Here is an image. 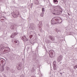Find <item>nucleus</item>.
<instances>
[{"instance_id": "f257e3e1", "label": "nucleus", "mask_w": 77, "mask_h": 77, "mask_svg": "<svg viewBox=\"0 0 77 77\" xmlns=\"http://www.w3.org/2000/svg\"><path fill=\"white\" fill-rule=\"evenodd\" d=\"M62 20L59 17H55L53 18L51 20L52 24H56L58 23L60 24L62 23Z\"/></svg>"}, {"instance_id": "f03ea898", "label": "nucleus", "mask_w": 77, "mask_h": 77, "mask_svg": "<svg viewBox=\"0 0 77 77\" xmlns=\"http://www.w3.org/2000/svg\"><path fill=\"white\" fill-rule=\"evenodd\" d=\"M56 10H54L53 11H53H51L52 13L54 14V15H59L60 14V12H61V8L59 6H57L55 7Z\"/></svg>"}, {"instance_id": "7ed1b4c3", "label": "nucleus", "mask_w": 77, "mask_h": 77, "mask_svg": "<svg viewBox=\"0 0 77 77\" xmlns=\"http://www.w3.org/2000/svg\"><path fill=\"white\" fill-rule=\"evenodd\" d=\"M49 52L50 57H53V51L51 50Z\"/></svg>"}, {"instance_id": "20e7f679", "label": "nucleus", "mask_w": 77, "mask_h": 77, "mask_svg": "<svg viewBox=\"0 0 77 77\" xmlns=\"http://www.w3.org/2000/svg\"><path fill=\"white\" fill-rule=\"evenodd\" d=\"M57 60H58V61H60L62 60L61 55L58 58Z\"/></svg>"}, {"instance_id": "39448f33", "label": "nucleus", "mask_w": 77, "mask_h": 77, "mask_svg": "<svg viewBox=\"0 0 77 77\" xmlns=\"http://www.w3.org/2000/svg\"><path fill=\"white\" fill-rule=\"evenodd\" d=\"M53 2H54V3H55L56 2H57L56 3V4H57V3H58V1H57V0H53Z\"/></svg>"}, {"instance_id": "423d86ee", "label": "nucleus", "mask_w": 77, "mask_h": 77, "mask_svg": "<svg viewBox=\"0 0 77 77\" xmlns=\"http://www.w3.org/2000/svg\"><path fill=\"white\" fill-rule=\"evenodd\" d=\"M14 27H15V26H14V25H12L10 27V28L11 29H14Z\"/></svg>"}, {"instance_id": "0eeeda50", "label": "nucleus", "mask_w": 77, "mask_h": 77, "mask_svg": "<svg viewBox=\"0 0 77 77\" xmlns=\"http://www.w3.org/2000/svg\"><path fill=\"white\" fill-rule=\"evenodd\" d=\"M26 38V36H24L23 37H22V39L23 40V41H25Z\"/></svg>"}, {"instance_id": "6e6552de", "label": "nucleus", "mask_w": 77, "mask_h": 77, "mask_svg": "<svg viewBox=\"0 0 77 77\" xmlns=\"http://www.w3.org/2000/svg\"><path fill=\"white\" fill-rule=\"evenodd\" d=\"M50 38H51V39L52 41H54L55 39L54 38H53V37H50Z\"/></svg>"}, {"instance_id": "1a4fd4ad", "label": "nucleus", "mask_w": 77, "mask_h": 77, "mask_svg": "<svg viewBox=\"0 0 77 77\" xmlns=\"http://www.w3.org/2000/svg\"><path fill=\"white\" fill-rule=\"evenodd\" d=\"M14 35L12 34L11 36V38H14Z\"/></svg>"}, {"instance_id": "9d476101", "label": "nucleus", "mask_w": 77, "mask_h": 77, "mask_svg": "<svg viewBox=\"0 0 77 77\" xmlns=\"http://www.w3.org/2000/svg\"><path fill=\"white\" fill-rule=\"evenodd\" d=\"M12 34L14 36L16 35H17V33H16V32H14V33Z\"/></svg>"}, {"instance_id": "9b49d317", "label": "nucleus", "mask_w": 77, "mask_h": 77, "mask_svg": "<svg viewBox=\"0 0 77 77\" xmlns=\"http://www.w3.org/2000/svg\"><path fill=\"white\" fill-rule=\"evenodd\" d=\"M45 10L44 8H42V12H44Z\"/></svg>"}, {"instance_id": "f8f14e48", "label": "nucleus", "mask_w": 77, "mask_h": 77, "mask_svg": "<svg viewBox=\"0 0 77 77\" xmlns=\"http://www.w3.org/2000/svg\"><path fill=\"white\" fill-rule=\"evenodd\" d=\"M77 68V65L74 67V69H75Z\"/></svg>"}, {"instance_id": "ddd939ff", "label": "nucleus", "mask_w": 77, "mask_h": 77, "mask_svg": "<svg viewBox=\"0 0 77 77\" xmlns=\"http://www.w3.org/2000/svg\"><path fill=\"white\" fill-rule=\"evenodd\" d=\"M43 15H44V14H43V13L41 14H40V16H41V17H43Z\"/></svg>"}, {"instance_id": "4468645a", "label": "nucleus", "mask_w": 77, "mask_h": 77, "mask_svg": "<svg viewBox=\"0 0 77 77\" xmlns=\"http://www.w3.org/2000/svg\"><path fill=\"white\" fill-rule=\"evenodd\" d=\"M33 36V35H31L29 36L30 38H32Z\"/></svg>"}, {"instance_id": "2eb2a0df", "label": "nucleus", "mask_w": 77, "mask_h": 77, "mask_svg": "<svg viewBox=\"0 0 77 77\" xmlns=\"http://www.w3.org/2000/svg\"><path fill=\"white\" fill-rule=\"evenodd\" d=\"M25 40L26 41H28V39L27 38H25Z\"/></svg>"}, {"instance_id": "dca6fc26", "label": "nucleus", "mask_w": 77, "mask_h": 77, "mask_svg": "<svg viewBox=\"0 0 77 77\" xmlns=\"http://www.w3.org/2000/svg\"><path fill=\"white\" fill-rule=\"evenodd\" d=\"M14 42L16 44H17V41H14Z\"/></svg>"}, {"instance_id": "f3484780", "label": "nucleus", "mask_w": 77, "mask_h": 77, "mask_svg": "<svg viewBox=\"0 0 77 77\" xmlns=\"http://www.w3.org/2000/svg\"><path fill=\"white\" fill-rule=\"evenodd\" d=\"M36 1H37V4H38V3H39V2H38V0H36Z\"/></svg>"}, {"instance_id": "a211bd4d", "label": "nucleus", "mask_w": 77, "mask_h": 77, "mask_svg": "<svg viewBox=\"0 0 77 77\" xmlns=\"http://www.w3.org/2000/svg\"><path fill=\"white\" fill-rule=\"evenodd\" d=\"M54 69L55 70H56V68L54 67Z\"/></svg>"}, {"instance_id": "6ab92c4d", "label": "nucleus", "mask_w": 77, "mask_h": 77, "mask_svg": "<svg viewBox=\"0 0 77 77\" xmlns=\"http://www.w3.org/2000/svg\"><path fill=\"white\" fill-rule=\"evenodd\" d=\"M7 69H9V67H7Z\"/></svg>"}, {"instance_id": "aec40b11", "label": "nucleus", "mask_w": 77, "mask_h": 77, "mask_svg": "<svg viewBox=\"0 0 77 77\" xmlns=\"http://www.w3.org/2000/svg\"><path fill=\"white\" fill-rule=\"evenodd\" d=\"M4 51H8V50H5Z\"/></svg>"}, {"instance_id": "412c9836", "label": "nucleus", "mask_w": 77, "mask_h": 77, "mask_svg": "<svg viewBox=\"0 0 77 77\" xmlns=\"http://www.w3.org/2000/svg\"><path fill=\"white\" fill-rule=\"evenodd\" d=\"M60 74H62V73H61V72H60Z\"/></svg>"}, {"instance_id": "4be33fe9", "label": "nucleus", "mask_w": 77, "mask_h": 77, "mask_svg": "<svg viewBox=\"0 0 77 77\" xmlns=\"http://www.w3.org/2000/svg\"><path fill=\"white\" fill-rule=\"evenodd\" d=\"M39 28H41V26H39Z\"/></svg>"}, {"instance_id": "5701e85b", "label": "nucleus", "mask_w": 77, "mask_h": 77, "mask_svg": "<svg viewBox=\"0 0 77 77\" xmlns=\"http://www.w3.org/2000/svg\"><path fill=\"white\" fill-rule=\"evenodd\" d=\"M54 66H55V67H56V65H54Z\"/></svg>"}, {"instance_id": "b1692460", "label": "nucleus", "mask_w": 77, "mask_h": 77, "mask_svg": "<svg viewBox=\"0 0 77 77\" xmlns=\"http://www.w3.org/2000/svg\"><path fill=\"white\" fill-rule=\"evenodd\" d=\"M2 20H4V19H2Z\"/></svg>"}, {"instance_id": "393cba45", "label": "nucleus", "mask_w": 77, "mask_h": 77, "mask_svg": "<svg viewBox=\"0 0 77 77\" xmlns=\"http://www.w3.org/2000/svg\"><path fill=\"white\" fill-rule=\"evenodd\" d=\"M9 48V49H10L9 48Z\"/></svg>"}, {"instance_id": "a878e982", "label": "nucleus", "mask_w": 77, "mask_h": 77, "mask_svg": "<svg viewBox=\"0 0 77 77\" xmlns=\"http://www.w3.org/2000/svg\"><path fill=\"white\" fill-rule=\"evenodd\" d=\"M54 62H54L53 63H54Z\"/></svg>"}, {"instance_id": "bb28decb", "label": "nucleus", "mask_w": 77, "mask_h": 77, "mask_svg": "<svg viewBox=\"0 0 77 77\" xmlns=\"http://www.w3.org/2000/svg\"><path fill=\"white\" fill-rule=\"evenodd\" d=\"M56 30H57V29H56Z\"/></svg>"}]
</instances>
